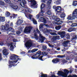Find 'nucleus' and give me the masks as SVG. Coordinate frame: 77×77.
Masks as SVG:
<instances>
[{"label": "nucleus", "instance_id": "nucleus-1", "mask_svg": "<svg viewBox=\"0 0 77 77\" xmlns=\"http://www.w3.org/2000/svg\"><path fill=\"white\" fill-rule=\"evenodd\" d=\"M18 57V56L16 55H12L10 57L11 61L9 62V66L11 67L12 66H15V63L17 62L18 60H20Z\"/></svg>", "mask_w": 77, "mask_h": 77}, {"label": "nucleus", "instance_id": "nucleus-2", "mask_svg": "<svg viewBox=\"0 0 77 77\" xmlns=\"http://www.w3.org/2000/svg\"><path fill=\"white\" fill-rule=\"evenodd\" d=\"M63 72H62L61 71H59L57 74L59 75H60L63 77H67V75L69 72V71L66 69H64L63 70Z\"/></svg>", "mask_w": 77, "mask_h": 77}, {"label": "nucleus", "instance_id": "nucleus-3", "mask_svg": "<svg viewBox=\"0 0 77 77\" xmlns=\"http://www.w3.org/2000/svg\"><path fill=\"white\" fill-rule=\"evenodd\" d=\"M53 8L54 9H55L56 13L57 14L59 15L63 11L61 10V7L60 6H58L57 7L54 6H53Z\"/></svg>", "mask_w": 77, "mask_h": 77}, {"label": "nucleus", "instance_id": "nucleus-4", "mask_svg": "<svg viewBox=\"0 0 77 77\" xmlns=\"http://www.w3.org/2000/svg\"><path fill=\"white\" fill-rule=\"evenodd\" d=\"M9 27V25L8 24H6V31H8L7 33L8 35H10L11 32H14L15 31L11 27Z\"/></svg>", "mask_w": 77, "mask_h": 77}, {"label": "nucleus", "instance_id": "nucleus-5", "mask_svg": "<svg viewBox=\"0 0 77 77\" xmlns=\"http://www.w3.org/2000/svg\"><path fill=\"white\" fill-rule=\"evenodd\" d=\"M32 12V10L29 8H25L22 9L21 11V12L22 13H24L25 15V16L26 17H27V16L26 14H28V12L31 13Z\"/></svg>", "mask_w": 77, "mask_h": 77}, {"label": "nucleus", "instance_id": "nucleus-6", "mask_svg": "<svg viewBox=\"0 0 77 77\" xmlns=\"http://www.w3.org/2000/svg\"><path fill=\"white\" fill-rule=\"evenodd\" d=\"M29 2H31V6L32 7L36 8L37 5V2L35 0H27Z\"/></svg>", "mask_w": 77, "mask_h": 77}, {"label": "nucleus", "instance_id": "nucleus-7", "mask_svg": "<svg viewBox=\"0 0 77 77\" xmlns=\"http://www.w3.org/2000/svg\"><path fill=\"white\" fill-rule=\"evenodd\" d=\"M41 54V52L40 51H38L37 52L36 54L33 55L31 57L32 59H37L40 56Z\"/></svg>", "mask_w": 77, "mask_h": 77}, {"label": "nucleus", "instance_id": "nucleus-8", "mask_svg": "<svg viewBox=\"0 0 77 77\" xmlns=\"http://www.w3.org/2000/svg\"><path fill=\"white\" fill-rule=\"evenodd\" d=\"M32 28V27L30 26L26 27L25 29V30H24V32L25 33L30 32Z\"/></svg>", "mask_w": 77, "mask_h": 77}, {"label": "nucleus", "instance_id": "nucleus-9", "mask_svg": "<svg viewBox=\"0 0 77 77\" xmlns=\"http://www.w3.org/2000/svg\"><path fill=\"white\" fill-rule=\"evenodd\" d=\"M25 45L26 48H30L32 46V42L31 41L29 40L27 42Z\"/></svg>", "mask_w": 77, "mask_h": 77}, {"label": "nucleus", "instance_id": "nucleus-10", "mask_svg": "<svg viewBox=\"0 0 77 77\" xmlns=\"http://www.w3.org/2000/svg\"><path fill=\"white\" fill-rule=\"evenodd\" d=\"M6 42V44L7 46H8V47H9V46H10L11 45L10 49L11 51H12L14 48V47L13 45V44L12 43H8V42Z\"/></svg>", "mask_w": 77, "mask_h": 77}, {"label": "nucleus", "instance_id": "nucleus-11", "mask_svg": "<svg viewBox=\"0 0 77 77\" xmlns=\"http://www.w3.org/2000/svg\"><path fill=\"white\" fill-rule=\"evenodd\" d=\"M39 37L38 40L39 42H41V43L43 42L44 40L45 39V38L41 34H39Z\"/></svg>", "mask_w": 77, "mask_h": 77}, {"label": "nucleus", "instance_id": "nucleus-12", "mask_svg": "<svg viewBox=\"0 0 77 77\" xmlns=\"http://www.w3.org/2000/svg\"><path fill=\"white\" fill-rule=\"evenodd\" d=\"M58 34L60 35V37L63 38L65 36V31H63L62 32H58Z\"/></svg>", "mask_w": 77, "mask_h": 77}, {"label": "nucleus", "instance_id": "nucleus-13", "mask_svg": "<svg viewBox=\"0 0 77 77\" xmlns=\"http://www.w3.org/2000/svg\"><path fill=\"white\" fill-rule=\"evenodd\" d=\"M3 54L5 56L8 55L9 54L8 50L7 49H4L3 50Z\"/></svg>", "mask_w": 77, "mask_h": 77}, {"label": "nucleus", "instance_id": "nucleus-14", "mask_svg": "<svg viewBox=\"0 0 77 77\" xmlns=\"http://www.w3.org/2000/svg\"><path fill=\"white\" fill-rule=\"evenodd\" d=\"M67 19L69 20H73L74 19V17L73 15V14H70L68 16Z\"/></svg>", "mask_w": 77, "mask_h": 77}, {"label": "nucleus", "instance_id": "nucleus-15", "mask_svg": "<svg viewBox=\"0 0 77 77\" xmlns=\"http://www.w3.org/2000/svg\"><path fill=\"white\" fill-rule=\"evenodd\" d=\"M23 27H20L19 28V30L20 31H17L16 32L17 34V35H19L20 34L21 32H22L23 31Z\"/></svg>", "mask_w": 77, "mask_h": 77}, {"label": "nucleus", "instance_id": "nucleus-16", "mask_svg": "<svg viewBox=\"0 0 77 77\" xmlns=\"http://www.w3.org/2000/svg\"><path fill=\"white\" fill-rule=\"evenodd\" d=\"M38 51V49L37 48L34 49L32 50H29L28 51V53H33L37 51Z\"/></svg>", "mask_w": 77, "mask_h": 77}, {"label": "nucleus", "instance_id": "nucleus-17", "mask_svg": "<svg viewBox=\"0 0 77 77\" xmlns=\"http://www.w3.org/2000/svg\"><path fill=\"white\" fill-rule=\"evenodd\" d=\"M52 17L54 19V20H55V21H57V22L60 21V19L57 18V16H53Z\"/></svg>", "mask_w": 77, "mask_h": 77}, {"label": "nucleus", "instance_id": "nucleus-18", "mask_svg": "<svg viewBox=\"0 0 77 77\" xmlns=\"http://www.w3.org/2000/svg\"><path fill=\"white\" fill-rule=\"evenodd\" d=\"M12 8L15 10V11H17L18 9V7L17 5H14L12 6Z\"/></svg>", "mask_w": 77, "mask_h": 77}, {"label": "nucleus", "instance_id": "nucleus-19", "mask_svg": "<svg viewBox=\"0 0 77 77\" xmlns=\"http://www.w3.org/2000/svg\"><path fill=\"white\" fill-rule=\"evenodd\" d=\"M23 22V20L19 19L17 20V25H18V26H20V25L22 24Z\"/></svg>", "mask_w": 77, "mask_h": 77}, {"label": "nucleus", "instance_id": "nucleus-20", "mask_svg": "<svg viewBox=\"0 0 77 77\" xmlns=\"http://www.w3.org/2000/svg\"><path fill=\"white\" fill-rule=\"evenodd\" d=\"M43 32H45V33L47 32H51L52 31L51 29L48 30L47 29H44V30L43 31Z\"/></svg>", "mask_w": 77, "mask_h": 77}, {"label": "nucleus", "instance_id": "nucleus-21", "mask_svg": "<svg viewBox=\"0 0 77 77\" xmlns=\"http://www.w3.org/2000/svg\"><path fill=\"white\" fill-rule=\"evenodd\" d=\"M60 61V59L57 58H56L54 60H52V62L54 63H57V62H59Z\"/></svg>", "mask_w": 77, "mask_h": 77}, {"label": "nucleus", "instance_id": "nucleus-22", "mask_svg": "<svg viewBox=\"0 0 77 77\" xmlns=\"http://www.w3.org/2000/svg\"><path fill=\"white\" fill-rule=\"evenodd\" d=\"M39 20L40 21L44 22V23H46V20L43 17H40L39 19Z\"/></svg>", "mask_w": 77, "mask_h": 77}, {"label": "nucleus", "instance_id": "nucleus-23", "mask_svg": "<svg viewBox=\"0 0 77 77\" xmlns=\"http://www.w3.org/2000/svg\"><path fill=\"white\" fill-rule=\"evenodd\" d=\"M41 77H48L46 75L42 74L41 75ZM51 77H58V76H56L54 75H52Z\"/></svg>", "mask_w": 77, "mask_h": 77}, {"label": "nucleus", "instance_id": "nucleus-24", "mask_svg": "<svg viewBox=\"0 0 77 77\" xmlns=\"http://www.w3.org/2000/svg\"><path fill=\"white\" fill-rule=\"evenodd\" d=\"M6 24L5 26H2L1 27V31H2L3 32L4 30H6Z\"/></svg>", "mask_w": 77, "mask_h": 77}, {"label": "nucleus", "instance_id": "nucleus-25", "mask_svg": "<svg viewBox=\"0 0 77 77\" xmlns=\"http://www.w3.org/2000/svg\"><path fill=\"white\" fill-rule=\"evenodd\" d=\"M33 32H34V34L35 39H36V40H38V37L37 35L36 34V31L34 30Z\"/></svg>", "mask_w": 77, "mask_h": 77}, {"label": "nucleus", "instance_id": "nucleus-26", "mask_svg": "<svg viewBox=\"0 0 77 77\" xmlns=\"http://www.w3.org/2000/svg\"><path fill=\"white\" fill-rule=\"evenodd\" d=\"M70 42V41L69 40L64 41V47H66L67 46V44H68V43H69Z\"/></svg>", "mask_w": 77, "mask_h": 77}, {"label": "nucleus", "instance_id": "nucleus-27", "mask_svg": "<svg viewBox=\"0 0 77 77\" xmlns=\"http://www.w3.org/2000/svg\"><path fill=\"white\" fill-rule=\"evenodd\" d=\"M60 37V36H54L52 38V39L53 40H54V41L55 40L59 39Z\"/></svg>", "mask_w": 77, "mask_h": 77}, {"label": "nucleus", "instance_id": "nucleus-28", "mask_svg": "<svg viewBox=\"0 0 77 77\" xmlns=\"http://www.w3.org/2000/svg\"><path fill=\"white\" fill-rule=\"evenodd\" d=\"M0 20L2 22H4L5 21V17H2V16L0 17Z\"/></svg>", "mask_w": 77, "mask_h": 77}, {"label": "nucleus", "instance_id": "nucleus-29", "mask_svg": "<svg viewBox=\"0 0 77 77\" xmlns=\"http://www.w3.org/2000/svg\"><path fill=\"white\" fill-rule=\"evenodd\" d=\"M45 25L44 24H41L39 25V29L40 30H42L43 28V26Z\"/></svg>", "mask_w": 77, "mask_h": 77}, {"label": "nucleus", "instance_id": "nucleus-30", "mask_svg": "<svg viewBox=\"0 0 77 77\" xmlns=\"http://www.w3.org/2000/svg\"><path fill=\"white\" fill-rule=\"evenodd\" d=\"M45 8V4H42L41 6V10H42Z\"/></svg>", "mask_w": 77, "mask_h": 77}, {"label": "nucleus", "instance_id": "nucleus-31", "mask_svg": "<svg viewBox=\"0 0 77 77\" xmlns=\"http://www.w3.org/2000/svg\"><path fill=\"white\" fill-rule=\"evenodd\" d=\"M46 14L48 15H50L51 14V11L50 9H49L48 10L47 12L46 13Z\"/></svg>", "mask_w": 77, "mask_h": 77}, {"label": "nucleus", "instance_id": "nucleus-32", "mask_svg": "<svg viewBox=\"0 0 77 77\" xmlns=\"http://www.w3.org/2000/svg\"><path fill=\"white\" fill-rule=\"evenodd\" d=\"M66 16V14L64 12H63L62 14H60V17L62 18H64Z\"/></svg>", "mask_w": 77, "mask_h": 77}, {"label": "nucleus", "instance_id": "nucleus-33", "mask_svg": "<svg viewBox=\"0 0 77 77\" xmlns=\"http://www.w3.org/2000/svg\"><path fill=\"white\" fill-rule=\"evenodd\" d=\"M63 23L62 21L59 20L58 22H55V24H57V25H60Z\"/></svg>", "mask_w": 77, "mask_h": 77}, {"label": "nucleus", "instance_id": "nucleus-34", "mask_svg": "<svg viewBox=\"0 0 77 77\" xmlns=\"http://www.w3.org/2000/svg\"><path fill=\"white\" fill-rule=\"evenodd\" d=\"M32 21H33V23L35 24H37V23L36 20L34 18H32Z\"/></svg>", "mask_w": 77, "mask_h": 77}, {"label": "nucleus", "instance_id": "nucleus-35", "mask_svg": "<svg viewBox=\"0 0 77 77\" xmlns=\"http://www.w3.org/2000/svg\"><path fill=\"white\" fill-rule=\"evenodd\" d=\"M6 16L7 17H9L10 15V13L8 11H6L5 13Z\"/></svg>", "mask_w": 77, "mask_h": 77}, {"label": "nucleus", "instance_id": "nucleus-36", "mask_svg": "<svg viewBox=\"0 0 77 77\" xmlns=\"http://www.w3.org/2000/svg\"><path fill=\"white\" fill-rule=\"evenodd\" d=\"M61 28L60 26H58L55 27V29L57 30H59Z\"/></svg>", "mask_w": 77, "mask_h": 77}, {"label": "nucleus", "instance_id": "nucleus-37", "mask_svg": "<svg viewBox=\"0 0 77 77\" xmlns=\"http://www.w3.org/2000/svg\"><path fill=\"white\" fill-rule=\"evenodd\" d=\"M16 17V15L15 14H12V16H11L10 18L11 19H14V17Z\"/></svg>", "mask_w": 77, "mask_h": 77}, {"label": "nucleus", "instance_id": "nucleus-38", "mask_svg": "<svg viewBox=\"0 0 77 77\" xmlns=\"http://www.w3.org/2000/svg\"><path fill=\"white\" fill-rule=\"evenodd\" d=\"M44 13H45V11L42 10H41V12L39 14L41 16H43Z\"/></svg>", "mask_w": 77, "mask_h": 77}, {"label": "nucleus", "instance_id": "nucleus-39", "mask_svg": "<svg viewBox=\"0 0 77 77\" xmlns=\"http://www.w3.org/2000/svg\"><path fill=\"white\" fill-rule=\"evenodd\" d=\"M61 0H58L57 1L55 2V3L57 4H59L61 2Z\"/></svg>", "mask_w": 77, "mask_h": 77}, {"label": "nucleus", "instance_id": "nucleus-40", "mask_svg": "<svg viewBox=\"0 0 77 77\" xmlns=\"http://www.w3.org/2000/svg\"><path fill=\"white\" fill-rule=\"evenodd\" d=\"M72 27H74L77 26V23H73L71 25Z\"/></svg>", "mask_w": 77, "mask_h": 77}, {"label": "nucleus", "instance_id": "nucleus-41", "mask_svg": "<svg viewBox=\"0 0 77 77\" xmlns=\"http://www.w3.org/2000/svg\"><path fill=\"white\" fill-rule=\"evenodd\" d=\"M28 17H29V19L32 20L31 18L33 17L32 15L31 14H29L28 15Z\"/></svg>", "mask_w": 77, "mask_h": 77}, {"label": "nucleus", "instance_id": "nucleus-42", "mask_svg": "<svg viewBox=\"0 0 77 77\" xmlns=\"http://www.w3.org/2000/svg\"><path fill=\"white\" fill-rule=\"evenodd\" d=\"M77 5V1H74L73 2V5L75 6Z\"/></svg>", "mask_w": 77, "mask_h": 77}, {"label": "nucleus", "instance_id": "nucleus-43", "mask_svg": "<svg viewBox=\"0 0 77 77\" xmlns=\"http://www.w3.org/2000/svg\"><path fill=\"white\" fill-rule=\"evenodd\" d=\"M42 55L45 56L48 54V53L47 52L43 51L42 52Z\"/></svg>", "mask_w": 77, "mask_h": 77}, {"label": "nucleus", "instance_id": "nucleus-44", "mask_svg": "<svg viewBox=\"0 0 77 77\" xmlns=\"http://www.w3.org/2000/svg\"><path fill=\"white\" fill-rule=\"evenodd\" d=\"M67 77H77V76L76 75H70Z\"/></svg>", "mask_w": 77, "mask_h": 77}, {"label": "nucleus", "instance_id": "nucleus-45", "mask_svg": "<svg viewBox=\"0 0 77 77\" xmlns=\"http://www.w3.org/2000/svg\"><path fill=\"white\" fill-rule=\"evenodd\" d=\"M68 32H71L72 31V28H71L68 29Z\"/></svg>", "mask_w": 77, "mask_h": 77}, {"label": "nucleus", "instance_id": "nucleus-46", "mask_svg": "<svg viewBox=\"0 0 77 77\" xmlns=\"http://www.w3.org/2000/svg\"><path fill=\"white\" fill-rule=\"evenodd\" d=\"M73 14H77V9H75L74 11H73Z\"/></svg>", "mask_w": 77, "mask_h": 77}, {"label": "nucleus", "instance_id": "nucleus-47", "mask_svg": "<svg viewBox=\"0 0 77 77\" xmlns=\"http://www.w3.org/2000/svg\"><path fill=\"white\" fill-rule=\"evenodd\" d=\"M20 5L22 7H24V4L22 2H20Z\"/></svg>", "mask_w": 77, "mask_h": 77}, {"label": "nucleus", "instance_id": "nucleus-48", "mask_svg": "<svg viewBox=\"0 0 77 77\" xmlns=\"http://www.w3.org/2000/svg\"><path fill=\"white\" fill-rule=\"evenodd\" d=\"M76 39H77V36H76L74 35L72 37V40H73Z\"/></svg>", "mask_w": 77, "mask_h": 77}, {"label": "nucleus", "instance_id": "nucleus-49", "mask_svg": "<svg viewBox=\"0 0 77 77\" xmlns=\"http://www.w3.org/2000/svg\"><path fill=\"white\" fill-rule=\"evenodd\" d=\"M73 15L74 17V19H75V18H77V14H74V13H73Z\"/></svg>", "mask_w": 77, "mask_h": 77}, {"label": "nucleus", "instance_id": "nucleus-50", "mask_svg": "<svg viewBox=\"0 0 77 77\" xmlns=\"http://www.w3.org/2000/svg\"><path fill=\"white\" fill-rule=\"evenodd\" d=\"M52 2V0H49L48 1V2H47V4L48 5H49Z\"/></svg>", "mask_w": 77, "mask_h": 77}, {"label": "nucleus", "instance_id": "nucleus-51", "mask_svg": "<svg viewBox=\"0 0 77 77\" xmlns=\"http://www.w3.org/2000/svg\"><path fill=\"white\" fill-rule=\"evenodd\" d=\"M57 57L59 58H62L64 57V56H61V55H58L57 56Z\"/></svg>", "mask_w": 77, "mask_h": 77}, {"label": "nucleus", "instance_id": "nucleus-52", "mask_svg": "<svg viewBox=\"0 0 77 77\" xmlns=\"http://www.w3.org/2000/svg\"><path fill=\"white\" fill-rule=\"evenodd\" d=\"M5 1L8 3H9L10 2V0H4Z\"/></svg>", "mask_w": 77, "mask_h": 77}, {"label": "nucleus", "instance_id": "nucleus-53", "mask_svg": "<svg viewBox=\"0 0 77 77\" xmlns=\"http://www.w3.org/2000/svg\"><path fill=\"white\" fill-rule=\"evenodd\" d=\"M36 18L37 19H39V17H40V14H38L37 15H36Z\"/></svg>", "mask_w": 77, "mask_h": 77}, {"label": "nucleus", "instance_id": "nucleus-54", "mask_svg": "<svg viewBox=\"0 0 77 77\" xmlns=\"http://www.w3.org/2000/svg\"><path fill=\"white\" fill-rule=\"evenodd\" d=\"M48 46H49V47H51V48H53L54 47V45H52L50 43H49L48 44Z\"/></svg>", "mask_w": 77, "mask_h": 77}, {"label": "nucleus", "instance_id": "nucleus-55", "mask_svg": "<svg viewBox=\"0 0 77 77\" xmlns=\"http://www.w3.org/2000/svg\"><path fill=\"white\" fill-rule=\"evenodd\" d=\"M4 4V2L2 1H0V5H3Z\"/></svg>", "mask_w": 77, "mask_h": 77}, {"label": "nucleus", "instance_id": "nucleus-56", "mask_svg": "<svg viewBox=\"0 0 77 77\" xmlns=\"http://www.w3.org/2000/svg\"><path fill=\"white\" fill-rule=\"evenodd\" d=\"M66 38L67 39H69L70 38V36L69 35V34H67L66 35Z\"/></svg>", "mask_w": 77, "mask_h": 77}, {"label": "nucleus", "instance_id": "nucleus-57", "mask_svg": "<svg viewBox=\"0 0 77 77\" xmlns=\"http://www.w3.org/2000/svg\"><path fill=\"white\" fill-rule=\"evenodd\" d=\"M51 35H56V34L55 32H51Z\"/></svg>", "mask_w": 77, "mask_h": 77}, {"label": "nucleus", "instance_id": "nucleus-58", "mask_svg": "<svg viewBox=\"0 0 77 77\" xmlns=\"http://www.w3.org/2000/svg\"><path fill=\"white\" fill-rule=\"evenodd\" d=\"M3 45H5V44H4V43L3 42H0V45L1 46H3Z\"/></svg>", "mask_w": 77, "mask_h": 77}, {"label": "nucleus", "instance_id": "nucleus-59", "mask_svg": "<svg viewBox=\"0 0 77 77\" xmlns=\"http://www.w3.org/2000/svg\"><path fill=\"white\" fill-rule=\"evenodd\" d=\"M22 2L24 4V5L26 4V1L25 0H23Z\"/></svg>", "mask_w": 77, "mask_h": 77}, {"label": "nucleus", "instance_id": "nucleus-60", "mask_svg": "<svg viewBox=\"0 0 77 77\" xmlns=\"http://www.w3.org/2000/svg\"><path fill=\"white\" fill-rule=\"evenodd\" d=\"M42 57H43L42 56H41L38 59L40 60H42V61L43 60L42 59Z\"/></svg>", "mask_w": 77, "mask_h": 77}, {"label": "nucleus", "instance_id": "nucleus-61", "mask_svg": "<svg viewBox=\"0 0 77 77\" xmlns=\"http://www.w3.org/2000/svg\"><path fill=\"white\" fill-rule=\"evenodd\" d=\"M36 32H37L38 34L40 33V31L37 29H36Z\"/></svg>", "mask_w": 77, "mask_h": 77}, {"label": "nucleus", "instance_id": "nucleus-62", "mask_svg": "<svg viewBox=\"0 0 77 77\" xmlns=\"http://www.w3.org/2000/svg\"><path fill=\"white\" fill-rule=\"evenodd\" d=\"M42 48L43 49L46 50L47 48V47L46 46H43L42 47Z\"/></svg>", "mask_w": 77, "mask_h": 77}, {"label": "nucleus", "instance_id": "nucleus-63", "mask_svg": "<svg viewBox=\"0 0 77 77\" xmlns=\"http://www.w3.org/2000/svg\"><path fill=\"white\" fill-rule=\"evenodd\" d=\"M13 26V23L12 22L11 23L10 26V27H12Z\"/></svg>", "mask_w": 77, "mask_h": 77}, {"label": "nucleus", "instance_id": "nucleus-64", "mask_svg": "<svg viewBox=\"0 0 77 77\" xmlns=\"http://www.w3.org/2000/svg\"><path fill=\"white\" fill-rule=\"evenodd\" d=\"M62 62L63 63H66V62H67V61L65 60H63Z\"/></svg>", "mask_w": 77, "mask_h": 77}]
</instances>
